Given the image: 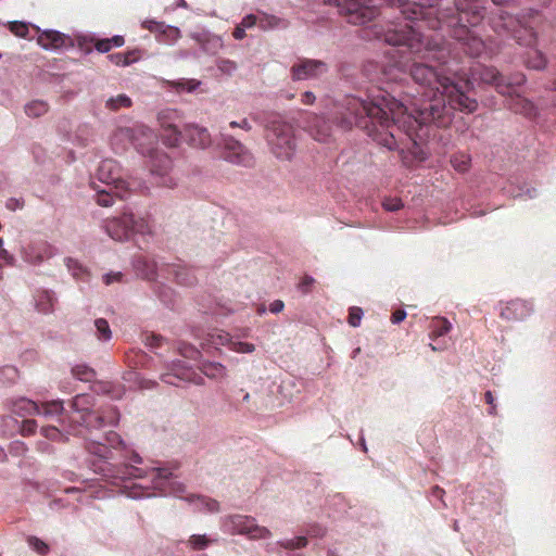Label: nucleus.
<instances>
[{
	"label": "nucleus",
	"mask_w": 556,
	"mask_h": 556,
	"mask_svg": "<svg viewBox=\"0 0 556 556\" xmlns=\"http://www.w3.org/2000/svg\"><path fill=\"white\" fill-rule=\"evenodd\" d=\"M383 40L396 47L393 58L399 60L383 71L389 81H395L400 74L409 73L421 89V99L410 102V111L403 99H396L391 91L379 88L363 99L345 96L334 102L328 113V122L343 130L353 126L362 128L378 144L389 150L403 151L406 141L416 143L421 139L418 129L435 125L445 128L453 121V112L466 114L478 109V101L470 96L472 81L467 77L457 80L440 74L431 65L418 60L447 63L450 45L438 35L426 37L413 24L394 22L383 34Z\"/></svg>",
	"instance_id": "1"
},
{
	"label": "nucleus",
	"mask_w": 556,
	"mask_h": 556,
	"mask_svg": "<svg viewBox=\"0 0 556 556\" xmlns=\"http://www.w3.org/2000/svg\"><path fill=\"white\" fill-rule=\"evenodd\" d=\"M92 397L87 394L76 395L71 403V413L67 415L68 432L81 437L85 440V448L88 453L101 459L110 458V448L106 444L91 434L92 430H100L106 425H116L118 412L109 407L106 409L91 410Z\"/></svg>",
	"instance_id": "2"
},
{
	"label": "nucleus",
	"mask_w": 556,
	"mask_h": 556,
	"mask_svg": "<svg viewBox=\"0 0 556 556\" xmlns=\"http://www.w3.org/2000/svg\"><path fill=\"white\" fill-rule=\"evenodd\" d=\"M265 138L273 154L280 160H290L295 152V139L290 124L274 119L266 125Z\"/></svg>",
	"instance_id": "3"
},
{
	"label": "nucleus",
	"mask_w": 556,
	"mask_h": 556,
	"mask_svg": "<svg viewBox=\"0 0 556 556\" xmlns=\"http://www.w3.org/2000/svg\"><path fill=\"white\" fill-rule=\"evenodd\" d=\"M490 23L498 36L511 37L521 46H531L535 41L531 28L526 27L519 18L503 10L494 14Z\"/></svg>",
	"instance_id": "4"
},
{
	"label": "nucleus",
	"mask_w": 556,
	"mask_h": 556,
	"mask_svg": "<svg viewBox=\"0 0 556 556\" xmlns=\"http://www.w3.org/2000/svg\"><path fill=\"white\" fill-rule=\"evenodd\" d=\"M105 231L116 240L128 239L132 233H147L150 231L148 222L142 217H136L131 213H124L121 217L106 220Z\"/></svg>",
	"instance_id": "5"
},
{
	"label": "nucleus",
	"mask_w": 556,
	"mask_h": 556,
	"mask_svg": "<svg viewBox=\"0 0 556 556\" xmlns=\"http://www.w3.org/2000/svg\"><path fill=\"white\" fill-rule=\"evenodd\" d=\"M339 12L349 23L364 25L371 22L379 13L376 5L368 4L365 0H334Z\"/></svg>",
	"instance_id": "6"
},
{
	"label": "nucleus",
	"mask_w": 556,
	"mask_h": 556,
	"mask_svg": "<svg viewBox=\"0 0 556 556\" xmlns=\"http://www.w3.org/2000/svg\"><path fill=\"white\" fill-rule=\"evenodd\" d=\"M98 179L106 187H114L119 199H125L128 193V182L122 178V169L112 159L103 160L97 169Z\"/></svg>",
	"instance_id": "7"
},
{
	"label": "nucleus",
	"mask_w": 556,
	"mask_h": 556,
	"mask_svg": "<svg viewBox=\"0 0 556 556\" xmlns=\"http://www.w3.org/2000/svg\"><path fill=\"white\" fill-rule=\"evenodd\" d=\"M479 77L483 83L493 85L501 94H510V89L521 86L526 80L523 74L519 73L511 77H505L494 67H483Z\"/></svg>",
	"instance_id": "8"
},
{
	"label": "nucleus",
	"mask_w": 556,
	"mask_h": 556,
	"mask_svg": "<svg viewBox=\"0 0 556 556\" xmlns=\"http://www.w3.org/2000/svg\"><path fill=\"white\" fill-rule=\"evenodd\" d=\"M328 64L320 60L299 59L290 72L293 80L317 79L328 72Z\"/></svg>",
	"instance_id": "9"
},
{
	"label": "nucleus",
	"mask_w": 556,
	"mask_h": 556,
	"mask_svg": "<svg viewBox=\"0 0 556 556\" xmlns=\"http://www.w3.org/2000/svg\"><path fill=\"white\" fill-rule=\"evenodd\" d=\"M224 157L226 161L243 166H251L253 156L250 151L233 137L223 135Z\"/></svg>",
	"instance_id": "10"
},
{
	"label": "nucleus",
	"mask_w": 556,
	"mask_h": 556,
	"mask_svg": "<svg viewBox=\"0 0 556 556\" xmlns=\"http://www.w3.org/2000/svg\"><path fill=\"white\" fill-rule=\"evenodd\" d=\"M232 530L239 534H245L250 539H266L271 532L256 523L255 519L249 516L236 515L230 518Z\"/></svg>",
	"instance_id": "11"
},
{
	"label": "nucleus",
	"mask_w": 556,
	"mask_h": 556,
	"mask_svg": "<svg viewBox=\"0 0 556 556\" xmlns=\"http://www.w3.org/2000/svg\"><path fill=\"white\" fill-rule=\"evenodd\" d=\"M172 168V160L166 154H156L150 161V172L156 179V185L173 188L176 182L168 175Z\"/></svg>",
	"instance_id": "12"
},
{
	"label": "nucleus",
	"mask_w": 556,
	"mask_h": 556,
	"mask_svg": "<svg viewBox=\"0 0 556 556\" xmlns=\"http://www.w3.org/2000/svg\"><path fill=\"white\" fill-rule=\"evenodd\" d=\"M20 407L28 414L45 415L46 417L59 416L64 410L63 402L59 400L45 402L40 405L29 400H22Z\"/></svg>",
	"instance_id": "13"
},
{
	"label": "nucleus",
	"mask_w": 556,
	"mask_h": 556,
	"mask_svg": "<svg viewBox=\"0 0 556 556\" xmlns=\"http://www.w3.org/2000/svg\"><path fill=\"white\" fill-rule=\"evenodd\" d=\"M154 483L157 488L168 490L175 496H181L185 492V485L173 478V472L167 468H155Z\"/></svg>",
	"instance_id": "14"
},
{
	"label": "nucleus",
	"mask_w": 556,
	"mask_h": 556,
	"mask_svg": "<svg viewBox=\"0 0 556 556\" xmlns=\"http://www.w3.org/2000/svg\"><path fill=\"white\" fill-rule=\"evenodd\" d=\"M184 137L190 146L195 148L205 149L212 143L208 130L198 125H187L184 128Z\"/></svg>",
	"instance_id": "15"
},
{
	"label": "nucleus",
	"mask_w": 556,
	"mask_h": 556,
	"mask_svg": "<svg viewBox=\"0 0 556 556\" xmlns=\"http://www.w3.org/2000/svg\"><path fill=\"white\" fill-rule=\"evenodd\" d=\"M38 45L43 49H60L63 47H72V39L56 30H45L38 36Z\"/></svg>",
	"instance_id": "16"
},
{
	"label": "nucleus",
	"mask_w": 556,
	"mask_h": 556,
	"mask_svg": "<svg viewBox=\"0 0 556 556\" xmlns=\"http://www.w3.org/2000/svg\"><path fill=\"white\" fill-rule=\"evenodd\" d=\"M515 88L510 89V94H506L508 97V108L517 114L529 118L534 117L536 115V108L530 100L516 94Z\"/></svg>",
	"instance_id": "17"
},
{
	"label": "nucleus",
	"mask_w": 556,
	"mask_h": 556,
	"mask_svg": "<svg viewBox=\"0 0 556 556\" xmlns=\"http://www.w3.org/2000/svg\"><path fill=\"white\" fill-rule=\"evenodd\" d=\"M165 117L166 114H159L157 116V119L162 127V141L167 147H177L180 142V138L184 136V131H179L176 125L174 124H168V126H165Z\"/></svg>",
	"instance_id": "18"
},
{
	"label": "nucleus",
	"mask_w": 556,
	"mask_h": 556,
	"mask_svg": "<svg viewBox=\"0 0 556 556\" xmlns=\"http://www.w3.org/2000/svg\"><path fill=\"white\" fill-rule=\"evenodd\" d=\"M529 307L525 301L515 300L509 302L501 312V316L506 319H523L529 315Z\"/></svg>",
	"instance_id": "19"
},
{
	"label": "nucleus",
	"mask_w": 556,
	"mask_h": 556,
	"mask_svg": "<svg viewBox=\"0 0 556 556\" xmlns=\"http://www.w3.org/2000/svg\"><path fill=\"white\" fill-rule=\"evenodd\" d=\"M54 301L53 294L47 290L38 291L35 295L36 308L42 314L52 312Z\"/></svg>",
	"instance_id": "20"
},
{
	"label": "nucleus",
	"mask_w": 556,
	"mask_h": 556,
	"mask_svg": "<svg viewBox=\"0 0 556 556\" xmlns=\"http://www.w3.org/2000/svg\"><path fill=\"white\" fill-rule=\"evenodd\" d=\"M200 370L211 379H223L227 375L226 367L216 362H203Z\"/></svg>",
	"instance_id": "21"
},
{
	"label": "nucleus",
	"mask_w": 556,
	"mask_h": 556,
	"mask_svg": "<svg viewBox=\"0 0 556 556\" xmlns=\"http://www.w3.org/2000/svg\"><path fill=\"white\" fill-rule=\"evenodd\" d=\"M311 131L317 141H326L331 136V127L320 117L315 118V124L311 127Z\"/></svg>",
	"instance_id": "22"
},
{
	"label": "nucleus",
	"mask_w": 556,
	"mask_h": 556,
	"mask_svg": "<svg viewBox=\"0 0 556 556\" xmlns=\"http://www.w3.org/2000/svg\"><path fill=\"white\" fill-rule=\"evenodd\" d=\"M452 329L451 323L444 317H435L431 321V339L446 334Z\"/></svg>",
	"instance_id": "23"
},
{
	"label": "nucleus",
	"mask_w": 556,
	"mask_h": 556,
	"mask_svg": "<svg viewBox=\"0 0 556 556\" xmlns=\"http://www.w3.org/2000/svg\"><path fill=\"white\" fill-rule=\"evenodd\" d=\"M49 110L47 102L42 100H34L25 105V113L28 117H40Z\"/></svg>",
	"instance_id": "24"
},
{
	"label": "nucleus",
	"mask_w": 556,
	"mask_h": 556,
	"mask_svg": "<svg viewBox=\"0 0 556 556\" xmlns=\"http://www.w3.org/2000/svg\"><path fill=\"white\" fill-rule=\"evenodd\" d=\"M172 273L174 274L176 281L182 286H190L195 280L190 269L181 267L179 265L173 266Z\"/></svg>",
	"instance_id": "25"
},
{
	"label": "nucleus",
	"mask_w": 556,
	"mask_h": 556,
	"mask_svg": "<svg viewBox=\"0 0 556 556\" xmlns=\"http://www.w3.org/2000/svg\"><path fill=\"white\" fill-rule=\"evenodd\" d=\"M179 37V28L165 24L162 33L157 36L156 40L162 43H172L175 42Z\"/></svg>",
	"instance_id": "26"
},
{
	"label": "nucleus",
	"mask_w": 556,
	"mask_h": 556,
	"mask_svg": "<svg viewBox=\"0 0 556 556\" xmlns=\"http://www.w3.org/2000/svg\"><path fill=\"white\" fill-rule=\"evenodd\" d=\"M200 84L201 83L197 79H186V78L168 81V85L172 88H174L175 90L188 91V92L194 91L200 86Z\"/></svg>",
	"instance_id": "27"
},
{
	"label": "nucleus",
	"mask_w": 556,
	"mask_h": 556,
	"mask_svg": "<svg viewBox=\"0 0 556 556\" xmlns=\"http://www.w3.org/2000/svg\"><path fill=\"white\" fill-rule=\"evenodd\" d=\"M131 103V99L128 96L122 93L116 97L110 98L106 101L105 106L111 111H117L122 108H130Z\"/></svg>",
	"instance_id": "28"
},
{
	"label": "nucleus",
	"mask_w": 556,
	"mask_h": 556,
	"mask_svg": "<svg viewBox=\"0 0 556 556\" xmlns=\"http://www.w3.org/2000/svg\"><path fill=\"white\" fill-rule=\"evenodd\" d=\"M72 374L78 380L86 382H90L96 378L94 370L86 365H76L72 368Z\"/></svg>",
	"instance_id": "29"
},
{
	"label": "nucleus",
	"mask_w": 556,
	"mask_h": 556,
	"mask_svg": "<svg viewBox=\"0 0 556 556\" xmlns=\"http://www.w3.org/2000/svg\"><path fill=\"white\" fill-rule=\"evenodd\" d=\"M114 197L119 198L114 187H108L106 189L98 191L97 203L105 207L111 206L114 203Z\"/></svg>",
	"instance_id": "30"
},
{
	"label": "nucleus",
	"mask_w": 556,
	"mask_h": 556,
	"mask_svg": "<svg viewBox=\"0 0 556 556\" xmlns=\"http://www.w3.org/2000/svg\"><path fill=\"white\" fill-rule=\"evenodd\" d=\"M470 156L466 153H456L451 159L452 166L460 173H465L470 166Z\"/></svg>",
	"instance_id": "31"
},
{
	"label": "nucleus",
	"mask_w": 556,
	"mask_h": 556,
	"mask_svg": "<svg viewBox=\"0 0 556 556\" xmlns=\"http://www.w3.org/2000/svg\"><path fill=\"white\" fill-rule=\"evenodd\" d=\"M94 326L97 328V336L100 340L108 341L111 339L112 332L109 323L105 319H96Z\"/></svg>",
	"instance_id": "32"
},
{
	"label": "nucleus",
	"mask_w": 556,
	"mask_h": 556,
	"mask_svg": "<svg viewBox=\"0 0 556 556\" xmlns=\"http://www.w3.org/2000/svg\"><path fill=\"white\" fill-rule=\"evenodd\" d=\"M308 541L305 536H298L279 542V545L286 549H300L307 545Z\"/></svg>",
	"instance_id": "33"
},
{
	"label": "nucleus",
	"mask_w": 556,
	"mask_h": 556,
	"mask_svg": "<svg viewBox=\"0 0 556 556\" xmlns=\"http://www.w3.org/2000/svg\"><path fill=\"white\" fill-rule=\"evenodd\" d=\"M164 26H165L164 22H160V21L152 20V18L144 20L141 22V27L143 29H147L150 33L154 34L155 38H157V36L162 33Z\"/></svg>",
	"instance_id": "34"
},
{
	"label": "nucleus",
	"mask_w": 556,
	"mask_h": 556,
	"mask_svg": "<svg viewBox=\"0 0 556 556\" xmlns=\"http://www.w3.org/2000/svg\"><path fill=\"white\" fill-rule=\"evenodd\" d=\"M210 543H211V540L207 539L205 535L194 534V535H191L190 539L188 540V545L191 548L198 549V551L206 548Z\"/></svg>",
	"instance_id": "35"
},
{
	"label": "nucleus",
	"mask_w": 556,
	"mask_h": 556,
	"mask_svg": "<svg viewBox=\"0 0 556 556\" xmlns=\"http://www.w3.org/2000/svg\"><path fill=\"white\" fill-rule=\"evenodd\" d=\"M279 22L280 20L278 17L264 14L258 17L257 26L263 30H267L277 27L279 25Z\"/></svg>",
	"instance_id": "36"
},
{
	"label": "nucleus",
	"mask_w": 556,
	"mask_h": 556,
	"mask_svg": "<svg viewBox=\"0 0 556 556\" xmlns=\"http://www.w3.org/2000/svg\"><path fill=\"white\" fill-rule=\"evenodd\" d=\"M230 350L236 353L247 354L255 351V345L249 342L235 341L230 343Z\"/></svg>",
	"instance_id": "37"
},
{
	"label": "nucleus",
	"mask_w": 556,
	"mask_h": 556,
	"mask_svg": "<svg viewBox=\"0 0 556 556\" xmlns=\"http://www.w3.org/2000/svg\"><path fill=\"white\" fill-rule=\"evenodd\" d=\"M27 542L29 546L40 555H46L49 552L48 544L36 536H29Z\"/></svg>",
	"instance_id": "38"
},
{
	"label": "nucleus",
	"mask_w": 556,
	"mask_h": 556,
	"mask_svg": "<svg viewBox=\"0 0 556 556\" xmlns=\"http://www.w3.org/2000/svg\"><path fill=\"white\" fill-rule=\"evenodd\" d=\"M41 434L52 441H61L64 435L59 428L54 426H47L41 428Z\"/></svg>",
	"instance_id": "39"
},
{
	"label": "nucleus",
	"mask_w": 556,
	"mask_h": 556,
	"mask_svg": "<svg viewBox=\"0 0 556 556\" xmlns=\"http://www.w3.org/2000/svg\"><path fill=\"white\" fill-rule=\"evenodd\" d=\"M9 29L17 37L26 38L28 36V26L23 22H11Z\"/></svg>",
	"instance_id": "40"
},
{
	"label": "nucleus",
	"mask_w": 556,
	"mask_h": 556,
	"mask_svg": "<svg viewBox=\"0 0 556 556\" xmlns=\"http://www.w3.org/2000/svg\"><path fill=\"white\" fill-rule=\"evenodd\" d=\"M212 343L215 345H226L230 349V343L232 342V338L227 332H220L216 334H212Z\"/></svg>",
	"instance_id": "41"
},
{
	"label": "nucleus",
	"mask_w": 556,
	"mask_h": 556,
	"mask_svg": "<svg viewBox=\"0 0 556 556\" xmlns=\"http://www.w3.org/2000/svg\"><path fill=\"white\" fill-rule=\"evenodd\" d=\"M363 311L359 307H351L349 312V324L352 327H357L361 324Z\"/></svg>",
	"instance_id": "42"
},
{
	"label": "nucleus",
	"mask_w": 556,
	"mask_h": 556,
	"mask_svg": "<svg viewBox=\"0 0 556 556\" xmlns=\"http://www.w3.org/2000/svg\"><path fill=\"white\" fill-rule=\"evenodd\" d=\"M141 264L147 267V269L142 273V276L147 279H153L155 276V264L153 262L148 263L147 261L138 260L136 264L138 269L140 268Z\"/></svg>",
	"instance_id": "43"
},
{
	"label": "nucleus",
	"mask_w": 556,
	"mask_h": 556,
	"mask_svg": "<svg viewBox=\"0 0 556 556\" xmlns=\"http://www.w3.org/2000/svg\"><path fill=\"white\" fill-rule=\"evenodd\" d=\"M382 205L389 212H395L403 207V203H402L401 199H397V198L386 199L383 201Z\"/></svg>",
	"instance_id": "44"
},
{
	"label": "nucleus",
	"mask_w": 556,
	"mask_h": 556,
	"mask_svg": "<svg viewBox=\"0 0 556 556\" xmlns=\"http://www.w3.org/2000/svg\"><path fill=\"white\" fill-rule=\"evenodd\" d=\"M104 440L110 444L112 447H117L119 445H123V440L121 439L119 434L114 431H109L104 434Z\"/></svg>",
	"instance_id": "45"
},
{
	"label": "nucleus",
	"mask_w": 556,
	"mask_h": 556,
	"mask_svg": "<svg viewBox=\"0 0 556 556\" xmlns=\"http://www.w3.org/2000/svg\"><path fill=\"white\" fill-rule=\"evenodd\" d=\"M108 58L113 64L117 66H128L127 56H125L124 52L112 53Z\"/></svg>",
	"instance_id": "46"
},
{
	"label": "nucleus",
	"mask_w": 556,
	"mask_h": 556,
	"mask_svg": "<svg viewBox=\"0 0 556 556\" xmlns=\"http://www.w3.org/2000/svg\"><path fill=\"white\" fill-rule=\"evenodd\" d=\"M125 56H127L128 65L138 62L142 58V50L135 48L132 50H128L127 52H124Z\"/></svg>",
	"instance_id": "47"
},
{
	"label": "nucleus",
	"mask_w": 556,
	"mask_h": 556,
	"mask_svg": "<svg viewBox=\"0 0 556 556\" xmlns=\"http://www.w3.org/2000/svg\"><path fill=\"white\" fill-rule=\"evenodd\" d=\"M257 20L258 16L250 14L243 17L239 25H241L244 29H249L257 25Z\"/></svg>",
	"instance_id": "48"
},
{
	"label": "nucleus",
	"mask_w": 556,
	"mask_h": 556,
	"mask_svg": "<svg viewBox=\"0 0 556 556\" xmlns=\"http://www.w3.org/2000/svg\"><path fill=\"white\" fill-rule=\"evenodd\" d=\"M315 282L314 278L311 276H305L299 283V289L303 293H308L311 291L312 285Z\"/></svg>",
	"instance_id": "49"
},
{
	"label": "nucleus",
	"mask_w": 556,
	"mask_h": 556,
	"mask_svg": "<svg viewBox=\"0 0 556 556\" xmlns=\"http://www.w3.org/2000/svg\"><path fill=\"white\" fill-rule=\"evenodd\" d=\"M94 47L101 53L109 52L112 49L108 38L106 39H97L94 42Z\"/></svg>",
	"instance_id": "50"
},
{
	"label": "nucleus",
	"mask_w": 556,
	"mask_h": 556,
	"mask_svg": "<svg viewBox=\"0 0 556 556\" xmlns=\"http://www.w3.org/2000/svg\"><path fill=\"white\" fill-rule=\"evenodd\" d=\"M229 126H230L231 128L239 127V128H241V129H243V130H245V131H250V130L252 129V126H251V124L249 123V121H248L247 118H243V119H242V121H240V122H236V121L230 122V123H229Z\"/></svg>",
	"instance_id": "51"
},
{
	"label": "nucleus",
	"mask_w": 556,
	"mask_h": 556,
	"mask_svg": "<svg viewBox=\"0 0 556 556\" xmlns=\"http://www.w3.org/2000/svg\"><path fill=\"white\" fill-rule=\"evenodd\" d=\"M484 400L490 405L489 414L495 415L496 414V407H495V404H494V396H493L491 391H486L484 393Z\"/></svg>",
	"instance_id": "52"
},
{
	"label": "nucleus",
	"mask_w": 556,
	"mask_h": 556,
	"mask_svg": "<svg viewBox=\"0 0 556 556\" xmlns=\"http://www.w3.org/2000/svg\"><path fill=\"white\" fill-rule=\"evenodd\" d=\"M218 67L223 72H226V73L230 74L231 72H233L236 70V64L233 62H231V61L223 60V61L219 62Z\"/></svg>",
	"instance_id": "53"
},
{
	"label": "nucleus",
	"mask_w": 556,
	"mask_h": 556,
	"mask_svg": "<svg viewBox=\"0 0 556 556\" xmlns=\"http://www.w3.org/2000/svg\"><path fill=\"white\" fill-rule=\"evenodd\" d=\"M202 502L205 504L208 511H211V513L218 511L219 504L217 501L207 498V500H202Z\"/></svg>",
	"instance_id": "54"
},
{
	"label": "nucleus",
	"mask_w": 556,
	"mask_h": 556,
	"mask_svg": "<svg viewBox=\"0 0 556 556\" xmlns=\"http://www.w3.org/2000/svg\"><path fill=\"white\" fill-rule=\"evenodd\" d=\"M316 97L312 91H305L302 94L301 101L303 104L311 105L315 102Z\"/></svg>",
	"instance_id": "55"
},
{
	"label": "nucleus",
	"mask_w": 556,
	"mask_h": 556,
	"mask_svg": "<svg viewBox=\"0 0 556 556\" xmlns=\"http://www.w3.org/2000/svg\"><path fill=\"white\" fill-rule=\"evenodd\" d=\"M285 307V304L281 300H275L269 305V311L274 314L280 313Z\"/></svg>",
	"instance_id": "56"
},
{
	"label": "nucleus",
	"mask_w": 556,
	"mask_h": 556,
	"mask_svg": "<svg viewBox=\"0 0 556 556\" xmlns=\"http://www.w3.org/2000/svg\"><path fill=\"white\" fill-rule=\"evenodd\" d=\"M406 317V313L403 309H397L392 314L391 320L393 324H399L403 321Z\"/></svg>",
	"instance_id": "57"
},
{
	"label": "nucleus",
	"mask_w": 556,
	"mask_h": 556,
	"mask_svg": "<svg viewBox=\"0 0 556 556\" xmlns=\"http://www.w3.org/2000/svg\"><path fill=\"white\" fill-rule=\"evenodd\" d=\"M122 278V273L106 274L103 277L105 285H111L113 281H119Z\"/></svg>",
	"instance_id": "58"
},
{
	"label": "nucleus",
	"mask_w": 556,
	"mask_h": 556,
	"mask_svg": "<svg viewBox=\"0 0 556 556\" xmlns=\"http://www.w3.org/2000/svg\"><path fill=\"white\" fill-rule=\"evenodd\" d=\"M162 340H163L162 337H159V336H155V334H151V336L147 337V344L152 346V348L160 346Z\"/></svg>",
	"instance_id": "59"
},
{
	"label": "nucleus",
	"mask_w": 556,
	"mask_h": 556,
	"mask_svg": "<svg viewBox=\"0 0 556 556\" xmlns=\"http://www.w3.org/2000/svg\"><path fill=\"white\" fill-rule=\"evenodd\" d=\"M111 47H122L125 43V39L123 36L116 35L112 38H108Z\"/></svg>",
	"instance_id": "60"
},
{
	"label": "nucleus",
	"mask_w": 556,
	"mask_h": 556,
	"mask_svg": "<svg viewBox=\"0 0 556 556\" xmlns=\"http://www.w3.org/2000/svg\"><path fill=\"white\" fill-rule=\"evenodd\" d=\"M232 36L238 39V40H241L245 37V29L241 26V25H238L233 33H232Z\"/></svg>",
	"instance_id": "61"
},
{
	"label": "nucleus",
	"mask_w": 556,
	"mask_h": 556,
	"mask_svg": "<svg viewBox=\"0 0 556 556\" xmlns=\"http://www.w3.org/2000/svg\"><path fill=\"white\" fill-rule=\"evenodd\" d=\"M159 114H166V117L164 121H165V126H168V124H173L172 119H173V116L176 115V111L167 110V111H162Z\"/></svg>",
	"instance_id": "62"
},
{
	"label": "nucleus",
	"mask_w": 556,
	"mask_h": 556,
	"mask_svg": "<svg viewBox=\"0 0 556 556\" xmlns=\"http://www.w3.org/2000/svg\"><path fill=\"white\" fill-rule=\"evenodd\" d=\"M35 427H36V421L35 420H26L24 422V430L25 431L27 430L29 432H33Z\"/></svg>",
	"instance_id": "63"
},
{
	"label": "nucleus",
	"mask_w": 556,
	"mask_h": 556,
	"mask_svg": "<svg viewBox=\"0 0 556 556\" xmlns=\"http://www.w3.org/2000/svg\"><path fill=\"white\" fill-rule=\"evenodd\" d=\"M443 494H444V490H443V489H441L440 486H438V485H437V486H434V488L432 489V495H433V496H435V497H438V498H441V497L443 496Z\"/></svg>",
	"instance_id": "64"
}]
</instances>
